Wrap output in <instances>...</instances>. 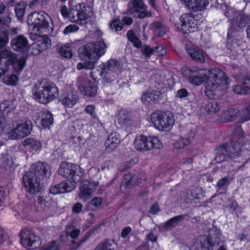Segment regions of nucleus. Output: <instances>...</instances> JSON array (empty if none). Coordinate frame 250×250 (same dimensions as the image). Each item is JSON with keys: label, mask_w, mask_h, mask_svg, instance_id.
<instances>
[{"label": "nucleus", "mask_w": 250, "mask_h": 250, "mask_svg": "<svg viewBox=\"0 0 250 250\" xmlns=\"http://www.w3.org/2000/svg\"><path fill=\"white\" fill-rule=\"evenodd\" d=\"M166 49L161 44L158 45L154 50V54L158 56H163L166 54Z\"/></svg>", "instance_id": "57"}, {"label": "nucleus", "mask_w": 250, "mask_h": 250, "mask_svg": "<svg viewBox=\"0 0 250 250\" xmlns=\"http://www.w3.org/2000/svg\"><path fill=\"white\" fill-rule=\"evenodd\" d=\"M179 20V22L176 23L175 25L183 33L188 34L197 30V22L191 14H183L180 17Z\"/></svg>", "instance_id": "12"}, {"label": "nucleus", "mask_w": 250, "mask_h": 250, "mask_svg": "<svg viewBox=\"0 0 250 250\" xmlns=\"http://www.w3.org/2000/svg\"><path fill=\"white\" fill-rule=\"evenodd\" d=\"M156 228L154 227L152 228L150 231L146 235V239L148 241L151 242H156L157 240V235L154 234V232L156 231Z\"/></svg>", "instance_id": "53"}, {"label": "nucleus", "mask_w": 250, "mask_h": 250, "mask_svg": "<svg viewBox=\"0 0 250 250\" xmlns=\"http://www.w3.org/2000/svg\"><path fill=\"white\" fill-rule=\"evenodd\" d=\"M26 7V4L23 2L16 5L15 11L18 20H21L23 19Z\"/></svg>", "instance_id": "40"}, {"label": "nucleus", "mask_w": 250, "mask_h": 250, "mask_svg": "<svg viewBox=\"0 0 250 250\" xmlns=\"http://www.w3.org/2000/svg\"><path fill=\"white\" fill-rule=\"evenodd\" d=\"M110 26L112 30L117 32L121 31L123 27V23L118 19H115L112 21L110 24Z\"/></svg>", "instance_id": "47"}, {"label": "nucleus", "mask_w": 250, "mask_h": 250, "mask_svg": "<svg viewBox=\"0 0 250 250\" xmlns=\"http://www.w3.org/2000/svg\"><path fill=\"white\" fill-rule=\"evenodd\" d=\"M121 142L119 135L117 132L111 133L105 142L106 149L107 151L114 150Z\"/></svg>", "instance_id": "27"}, {"label": "nucleus", "mask_w": 250, "mask_h": 250, "mask_svg": "<svg viewBox=\"0 0 250 250\" xmlns=\"http://www.w3.org/2000/svg\"><path fill=\"white\" fill-rule=\"evenodd\" d=\"M159 98V95L157 93L152 92L151 91L145 92L142 96V101L145 104L153 102H155Z\"/></svg>", "instance_id": "34"}, {"label": "nucleus", "mask_w": 250, "mask_h": 250, "mask_svg": "<svg viewBox=\"0 0 250 250\" xmlns=\"http://www.w3.org/2000/svg\"><path fill=\"white\" fill-rule=\"evenodd\" d=\"M225 15L229 19L231 27L229 30L228 36H233L235 31H238L245 27L250 21V16L245 15L242 11L236 10L232 8H227Z\"/></svg>", "instance_id": "8"}, {"label": "nucleus", "mask_w": 250, "mask_h": 250, "mask_svg": "<svg viewBox=\"0 0 250 250\" xmlns=\"http://www.w3.org/2000/svg\"><path fill=\"white\" fill-rule=\"evenodd\" d=\"M134 183L133 177L131 173H126L125 174L122 182V185H125L127 188L130 187Z\"/></svg>", "instance_id": "45"}, {"label": "nucleus", "mask_w": 250, "mask_h": 250, "mask_svg": "<svg viewBox=\"0 0 250 250\" xmlns=\"http://www.w3.org/2000/svg\"><path fill=\"white\" fill-rule=\"evenodd\" d=\"M141 53L147 58H149L152 54H154V49L147 45H144L141 48Z\"/></svg>", "instance_id": "46"}, {"label": "nucleus", "mask_w": 250, "mask_h": 250, "mask_svg": "<svg viewBox=\"0 0 250 250\" xmlns=\"http://www.w3.org/2000/svg\"><path fill=\"white\" fill-rule=\"evenodd\" d=\"M21 244L25 248L34 249L41 244L40 238L30 229H24L20 233Z\"/></svg>", "instance_id": "13"}, {"label": "nucleus", "mask_w": 250, "mask_h": 250, "mask_svg": "<svg viewBox=\"0 0 250 250\" xmlns=\"http://www.w3.org/2000/svg\"><path fill=\"white\" fill-rule=\"evenodd\" d=\"M241 116L244 121L250 120V104L247 107L242 109Z\"/></svg>", "instance_id": "55"}, {"label": "nucleus", "mask_w": 250, "mask_h": 250, "mask_svg": "<svg viewBox=\"0 0 250 250\" xmlns=\"http://www.w3.org/2000/svg\"><path fill=\"white\" fill-rule=\"evenodd\" d=\"M208 235L207 237H209L210 250H215L216 247L224 243L223 236L220 231L216 228L212 227L208 229Z\"/></svg>", "instance_id": "18"}, {"label": "nucleus", "mask_w": 250, "mask_h": 250, "mask_svg": "<svg viewBox=\"0 0 250 250\" xmlns=\"http://www.w3.org/2000/svg\"><path fill=\"white\" fill-rule=\"evenodd\" d=\"M227 52L229 54L230 56L235 57L236 56L237 54H238V48L236 43H233V44L228 43L227 44Z\"/></svg>", "instance_id": "48"}, {"label": "nucleus", "mask_w": 250, "mask_h": 250, "mask_svg": "<svg viewBox=\"0 0 250 250\" xmlns=\"http://www.w3.org/2000/svg\"><path fill=\"white\" fill-rule=\"evenodd\" d=\"M59 54L64 58H71L72 56V53L69 45L66 44L65 45L62 46L60 48Z\"/></svg>", "instance_id": "44"}, {"label": "nucleus", "mask_w": 250, "mask_h": 250, "mask_svg": "<svg viewBox=\"0 0 250 250\" xmlns=\"http://www.w3.org/2000/svg\"><path fill=\"white\" fill-rule=\"evenodd\" d=\"M117 244L114 240H106L100 243L96 247L95 250H116Z\"/></svg>", "instance_id": "33"}, {"label": "nucleus", "mask_w": 250, "mask_h": 250, "mask_svg": "<svg viewBox=\"0 0 250 250\" xmlns=\"http://www.w3.org/2000/svg\"><path fill=\"white\" fill-rule=\"evenodd\" d=\"M189 71L191 72V76L189 77V82L197 85H200L208 80L210 75V70L196 67L189 69Z\"/></svg>", "instance_id": "17"}, {"label": "nucleus", "mask_w": 250, "mask_h": 250, "mask_svg": "<svg viewBox=\"0 0 250 250\" xmlns=\"http://www.w3.org/2000/svg\"><path fill=\"white\" fill-rule=\"evenodd\" d=\"M9 38L7 32L5 31L0 33V47H4L8 42Z\"/></svg>", "instance_id": "50"}, {"label": "nucleus", "mask_w": 250, "mask_h": 250, "mask_svg": "<svg viewBox=\"0 0 250 250\" xmlns=\"http://www.w3.org/2000/svg\"><path fill=\"white\" fill-rule=\"evenodd\" d=\"M27 22L37 31L50 32L54 27L51 18L43 11L32 12L27 17Z\"/></svg>", "instance_id": "7"}, {"label": "nucleus", "mask_w": 250, "mask_h": 250, "mask_svg": "<svg viewBox=\"0 0 250 250\" xmlns=\"http://www.w3.org/2000/svg\"><path fill=\"white\" fill-rule=\"evenodd\" d=\"M239 110L235 108H229L224 111L223 117L225 123L234 121L239 113Z\"/></svg>", "instance_id": "31"}, {"label": "nucleus", "mask_w": 250, "mask_h": 250, "mask_svg": "<svg viewBox=\"0 0 250 250\" xmlns=\"http://www.w3.org/2000/svg\"><path fill=\"white\" fill-rule=\"evenodd\" d=\"M53 123L52 114L48 111H43L42 113L41 124L44 128L49 127Z\"/></svg>", "instance_id": "35"}, {"label": "nucleus", "mask_w": 250, "mask_h": 250, "mask_svg": "<svg viewBox=\"0 0 250 250\" xmlns=\"http://www.w3.org/2000/svg\"><path fill=\"white\" fill-rule=\"evenodd\" d=\"M79 90L83 95L92 97L96 95L97 87L92 82L88 81L84 84L80 85Z\"/></svg>", "instance_id": "28"}, {"label": "nucleus", "mask_w": 250, "mask_h": 250, "mask_svg": "<svg viewBox=\"0 0 250 250\" xmlns=\"http://www.w3.org/2000/svg\"><path fill=\"white\" fill-rule=\"evenodd\" d=\"M106 48V45L102 41L89 42L82 46L79 49L80 57L82 59H88L89 61L79 62L77 65V69H93L97 61L105 53Z\"/></svg>", "instance_id": "3"}, {"label": "nucleus", "mask_w": 250, "mask_h": 250, "mask_svg": "<svg viewBox=\"0 0 250 250\" xmlns=\"http://www.w3.org/2000/svg\"><path fill=\"white\" fill-rule=\"evenodd\" d=\"M244 141V132L241 127L238 126L231 136L229 145H224L217 148L214 158L216 163H219L228 158L232 159L239 156L243 150Z\"/></svg>", "instance_id": "2"}, {"label": "nucleus", "mask_w": 250, "mask_h": 250, "mask_svg": "<svg viewBox=\"0 0 250 250\" xmlns=\"http://www.w3.org/2000/svg\"><path fill=\"white\" fill-rule=\"evenodd\" d=\"M60 246L55 241H52L49 245L42 248L40 250H59Z\"/></svg>", "instance_id": "56"}, {"label": "nucleus", "mask_w": 250, "mask_h": 250, "mask_svg": "<svg viewBox=\"0 0 250 250\" xmlns=\"http://www.w3.org/2000/svg\"><path fill=\"white\" fill-rule=\"evenodd\" d=\"M185 218L184 215H180L176 216L172 218L167 220L164 225V227L167 230L171 229V228H175L179 223L182 222Z\"/></svg>", "instance_id": "32"}, {"label": "nucleus", "mask_w": 250, "mask_h": 250, "mask_svg": "<svg viewBox=\"0 0 250 250\" xmlns=\"http://www.w3.org/2000/svg\"><path fill=\"white\" fill-rule=\"evenodd\" d=\"M58 173L68 181L50 187V192L53 194L70 192L74 189L77 183L81 181L84 172L79 166L69 163H62L58 169Z\"/></svg>", "instance_id": "1"}, {"label": "nucleus", "mask_w": 250, "mask_h": 250, "mask_svg": "<svg viewBox=\"0 0 250 250\" xmlns=\"http://www.w3.org/2000/svg\"><path fill=\"white\" fill-rule=\"evenodd\" d=\"M126 36L128 40L132 42L135 47L138 48L141 47L142 42L133 31H128Z\"/></svg>", "instance_id": "42"}, {"label": "nucleus", "mask_w": 250, "mask_h": 250, "mask_svg": "<svg viewBox=\"0 0 250 250\" xmlns=\"http://www.w3.org/2000/svg\"><path fill=\"white\" fill-rule=\"evenodd\" d=\"M209 237L206 235L200 236L196 238L191 249L192 250H210L208 243Z\"/></svg>", "instance_id": "25"}, {"label": "nucleus", "mask_w": 250, "mask_h": 250, "mask_svg": "<svg viewBox=\"0 0 250 250\" xmlns=\"http://www.w3.org/2000/svg\"><path fill=\"white\" fill-rule=\"evenodd\" d=\"M153 26L154 28V32L155 36L158 37L163 36L167 32L166 26L160 22H154Z\"/></svg>", "instance_id": "39"}, {"label": "nucleus", "mask_w": 250, "mask_h": 250, "mask_svg": "<svg viewBox=\"0 0 250 250\" xmlns=\"http://www.w3.org/2000/svg\"><path fill=\"white\" fill-rule=\"evenodd\" d=\"M189 144V141L183 138H180L176 140L173 144L175 148L179 149L184 147Z\"/></svg>", "instance_id": "49"}, {"label": "nucleus", "mask_w": 250, "mask_h": 250, "mask_svg": "<svg viewBox=\"0 0 250 250\" xmlns=\"http://www.w3.org/2000/svg\"><path fill=\"white\" fill-rule=\"evenodd\" d=\"M186 50L188 54L194 61L203 63L205 61V53L203 50L195 45H187Z\"/></svg>", "instance_id": "20"}, {"label": "nucleus", "mask_w": 250, "mask_h": 250, "mask_svg": "<svg viewBox=\"0 0 250 250\" xmlns=\"http://www.w3.org/2000/svg\"><path fill=\"white\" fill-rule=\"evenodd\" d=\"M228 205L227 206V208H229L232 211H235L237 207H238V204L237 203L233 200H229L228 201Z\"/></svg>", "instance_id": "63"}, {"label": "nucleus", "mask_w": 250, "mask_h": 250, "mask_svg": "<svg viewBox=\"0 0 250 250\" xmlns=\"http://www.w3.org/2000/svg\"><path fill=\"white\" fill-rule=\"evenodd\" d=\"M61 13L64 19L68 18L69 19V11H68L67 8L65 5H62L60 9Z\"/></svg>", "instance_id": "61"}, {"label": "nucleus", "mask_w": 250, "mask_h": 250, "mask_svg": "<svg viewBox=\"0 0 250 250\" xmlns=\"http://www.w3.org/2000/svg\"><path fill=\"white\" fill-rule=\"evenodd\" d=\"M93 7L86 3H82L72 7L69 11V20L73 22L84 24L87 20L92 16Z\"/></svg>", "instance_id": "9"}, {"label": "nucleus", "mask_w": 250, "mask_h": 250, "mask_svg": "<svg viewBox=\"0 0 250 250\" xmlns=\"http://www.w3.org/2000/svg\"><path fill=\"white\" fill-rule=\"evenodd\" d=\"M117 120L121 125H129L132 121V116L128 111L122 109L117 113Z\"/></svg>", "instance_id": "29"}, {"label": "nucleus", "mask_w": 250, "mask_h": 250, "mask_svg": "<svg viewBox=\"0 0 250 250\" xmlns=\"http://www.w3.org/2000/svg\"><path fill=\"white\" fill-rule=\"evenodd\" d=\"M32 129V123L27 120L25 122L18 124L16 126L9 132L10 137L13 139L23 138L29 135Z\"/></svg>", "instance_id": "16"}, {"label": "nucleus", "mask_w": 250, "mask_h": 250, "mask_svg": "<svg viewBox=\"0 0 250 250\" xmlns=\"http://www.w3.org/2000/svg\"><path fill=\"white\" fill-rule=\"evenodd\" d=\"M31 170L26 172L22 177V181L26 190L30 194H35L40 191V176H47L49 166L41 162L32 165Z\"/></svg>", "instance_id": "4"}, {"label": "nucleus", "mask_w": 250, "mask_h": 250, "mask_svg": "<svg viewBox=\"0 0 250 250\" xmlns=\"http://www.w3.org/2000/svg\"><path fill=\"white\" fill-rule=\"evenodd\" d=\"M0 59L1 60L7 61V62L16 63L17 64L14 66V69L16 72L21 71L26 62L25 57H22L18 59L16 54L13 53L11 50L2 48L0 50Z\"/></svg>", "instance_id": "14"}, {"label": "nucleus", "mask_w": 250, "mask_h": 250, "mask_svg": "<svg viewBox=\"0 0 250 250\" xmlns=\"http://www.w3.org/2000/svg\"><path fill=\"white\" fill-rule=\"evenodd\" d=\"M33 93L36 100L46 104L58 97L59 89L53 83L42 79L35 84Z\"/></svg>", "instance_id": "6"}, {"label": "nucleus", "mask_w": 250, "mask_h": 250, "mask_svg": "<svg viewBox=\"0 0 250 250\" xmlns=\"http://www.w3.org/2000/svg\"><path fill=\"white\" fill-rule=\"evenodd\" d=\"M137 183L139 186H141L144 184L146 180V176L144 173H141L138 176Z\"/></svg>", "instance_id": "60"}, {"label": "nucleus", "mask_w": 250, "mask_h": 250, "mask_svg": "<svg viewBox=\"0 0 250 250\" xmlns=\"http://www.w3.org/2000/svg\"><path fill=\"white\" fill-rule=\"evenodd\" d=\"M128 10L130 14H138V17L140 19L150 17L152 15L142 0H131L128 4Z\"/></svg>", "instance_id": "15"}, {"label": "nucleus", "mask_w": 250, "mask_h": 250, "mask_svg": "<svg viewBox=\"0 0 250 250\" xmlns=\"http://www.w3.org/2000/svg\"><path fill=\"white\" fill-rule=\"evenodd\" d=\"M51 204L52 206H55L56 203L52 201ZM32 208L36 211L40 213L47 212L52 210L51 203H48L42 197H39L37 200L34 201Z\"/></svg>", "instance_id": "19"}, {"label": "nucleus", "mask_w": 250, "mask_h": 250, "mask_svg": "<svg viewBox=\"0 0 250 250\" xmlns=\"http://www.w3.org/2000/svg\"><path fill=\"white\" fill-rule=\"evenodd\" d=\"M135 148L139 151H146L152 148H160L162 145L156 137H147L144 135L136 136L134 141Z\"/></svg>", "instance_id": "11"}, {"label": "nucleus", "mask_w": 250, "mask_h": 250, "mask_svg": "<svg viewBox=\"0 0 250 250\" xmlns=\"http://www.w3.org/2000/svg\"><path fill=\"white\" fill-rule=\"evenodd\" d=\"M84 111L86 113L91 115V116L94 119H98V117L95 112V106L93 104L87 105Z\"/></svg>", "instance_id": "52"}, {"label": "nucleus", "mask_w": 250, "mask_h": 250, "mask_svg": "<svg viewBox=\"0 0 250 250\" xmlns=\"http://www.w3.org/2000/svg\"><path fill=\"white\" fill-rule=\"evenodd\" d=\"M233 91L238 94L245 95L247 93V88L243 84V86L240 85H236L233 88Z\"/></svg>", "instance_id": "54"}, {"label": "nucleus", "mask_w": 250, "mask_h": 250, "mask_svg": "<svg viewBox=\"0 0 250 250\" xmlns=\"http://www.w3.org/2000/svg\"><path fill=\"white\" fill-rule=\"evenodd\" d=\"M23 145L25 146H29L33 150H37L41 147V143L33 138H27L24 140Z\"/></svg>", "instance_id": "38"}, {"label": "nucleus", "mask_w": 250, "mask_h": 250, "mask_svg": "<svg viewBox=\"0 0 250 250\" xmlns=\"http://www.w3.org/2000/svg\"><path fill=\"white\" fill-rule=\"evenodd\" d=\"M18 79V78L16 75L12 74L7 78H4L3 82L7 85H14L16 84Z\"/></svg>", "instance_id": "51"}, {"label": "nucleus", "mask_w": 250, "mask_h": 250, "mask_svg": "<svg viewBox=\"0 0 250 250\" xmlns=\"http://www.w3.org/2000/svg\"><path fill=\"white\" fill-rule=\"evenodd\" d=\"M151 120L154 127L160 130L168 131L174 124V119L170 113L156 111L151 115Z\"/></svg>", "instance_id": "10"}, {"label": "nucleus", "mask_w": 250, "mask_h": 250, "mask_svg": "<svg viewBox=\"0 0 250 250\" xmlns=\"http://www.w3.org/2000/svg\"><path fill=\"white\" fill-rule=\"evenodd\" d=\"M208 81L206 84L205 92L210 99H218L224 94L223 84H229L230 80L226 77L225 72L219 68L210 70Z\"/></svg>", "instance_id": "5"}, {"label": "nucleus", "mask_w": 250, "mask_h": 250, "mask_svg": "<svg viewBox=\"0 0 250 250\" xmlns=\"http://www.w3.org/2000/svg\"><path fill=\"white\" fill-rule=\"evenodd\" d=\"M120 68V63L116 60H110L106 63L102 64V69L103 71L100 72V75L102 77H105L108 74V71H115L119 70Z\"/></svg>", "instance_id": "26"}, {"label": "nucleus", "mask_w": 250, "mask_h": 250, "mask_svg": "<svg viewBox=\"0 0 250 250\" xmlns=\"http://www.w3.org/2000/svg\"><path fill=\"white\" fill-rule=\"evenodd\" d=\"M17 64L15 63H11V62H7L4 60H1L0 59V78L3 76L8 71L10 65Z\"/></svg>", "instance_id": "43"}, {"label": "nucleus", "mask_w": 250, "mask_h": 250, "mask_svg": "<svg viewBox=\"0 0 250 250\" xmlns=\"http://www.w3.org/2000/svg\"><path fill=\"white\" fill-rule=\"evenodd\" d=\"M189 192L191 196L189 199L192 200L194 199H201L204 196L203 190L199 187L192 188L190 190Z\"/></svg>", "instance_id": "41"}, {"label": "nucleus", "mask_w": 250, "mask_h": 250, "mask_svg": "<svg viewBox=\"0 0 250 250\" xmlns=\"http://www.w3.org/2000/svg\"><path fill=\"white\" fill-rule=\"evenodd\" d=\"M79 27L75 24H70L65 27L63 30V33L68 34L70 33L73 32L78 30Z\"/></svg>", "instance_id": "59"}, {"label": "nucleus", "mask_w": 250, "mask_h": 250, "mask_svg": "<svg viewBox=\"0 0 250 250\" xmlns=\"http://www.w3.org/2000/svg\"><path fill=\"white\" fill-rule=\"evenodd\" d=\"M79 99L78 92L72 90L69 92L63 93L61 97V102L64 106L71 107L77 103Z\"/></svg>", "instance_id": "21"}, {"label": "nucleus", "mask_w": 250, "mask_h": 250, "mask_svg": "<svg viewBox=\"0 0 250 250\" xmlns=\"http://www.w3.org/2000/svg\"><path fill=\"white\" fill-rule=\"evenodd\" d=\"M103 200L101 197H94L90 202L91 205L93 206L96 208L99 209L102 204Z\"/></svg>", "instance_id": "58"}, {"label": "nucleus", "mask_w": 250, "mask_h": 250, "mask_svg": "<svg viewBox=\"0 0 250 250\" xmlns=\"http://www.w3.org/2000/svg\"><path fill=\"white\" fill-rule=\"evenodd\" d=\"M188 95V92L185 88H182L177 91L176 96L180 98H183Z\"/></svg>", "instance_id": "64"}, {"label": "nucleus", "mask_w": 250, "mask_h": 250, "mask_svg": "<svg viewBox=\"0 0 250 250\" xmlns=\"http://www.w3.org/2000/svg\"><path fill=\"white\" fill-rule=\"evenodd\" d=\"M221 108V104L216 101L209 102L205 106V109L210 114L217 113Z\"/></svg>", "instance_id": "37"}, {"label": "nucleus", "mask_w": 250, "mask_h": 250, "mask_svg": "<svg viewBox=\"0 0 250 250\" xmlns=\"http://www.w3.org/2000/svg\"><path fill=\"white\" fill-rule=\"evenodd\" d=\"M160 211L159 205L157 203L154 204L149 209V213L155 215Z\"/></svg>", "instance_id": "62"}, {"label": "nucleus", "mask_w": 250, "mask_h": 250, "mask_svg": "<svg viewBox=\"0 0 250 250\" xmlns=\"http://www.w3.org/2000/svg\"><path fill=\"white\" fill-rule=\"evenodd\" d=\"M189 9L194 11H201L206 8L209 0H180Z\"/></svg>", "instance_id": "22"}, {"label": "nucleus", "mask_w": 250, "mask_h": 250, "mask_svg": "<svg viewBox=\"0 0 250 250\" xmlns=\"http://www.w3.org/2000/svg\"><path fill=\"white\" fill-rule=\"evenodd\" d=\"M65 233L67 236H69L71 238L75 239L79 235L80 230L74 225H68L66 227Z\"/></svg>", "instance_id": "36"}, {"label": "nucleus", "mask_w": 250, "mask_h": 250, "mask_svg": "<svg viewBox=\"0 0 250 250\" xmlns=\"http://www.w3.org/2000/svg\"><path fill=\"white\" fill-rule=\"evenodd\" d=\"M97 186V184H93L88 180L83 181L80 188V197L83 200L89 198Z\"/></svg>", "instance_id": "23"}, {"label": "nucleus", "mask_w": 250, "mask_h": 250, "mask_svg": "<svg viewBox=\"0 0 250 250\" xmlns=\"http://www.w3.org/2000/svg\"><path fill=\"white\" fill-rule=\"evenodd\" d=\"M50 44V40L48 37L45 36L38 40L34 43L33 47L38 51V53H40L46 50Z\"/></svg>", "instance_id": "30"}, {"label": "nucleus", "mask_w": 250, "mask_h": 250, "mask_svg": "<svg viewBox=\"0 0 250 250\" xmlns=\"http://www.w3.org/2000/svg\"><path fill=\"white\" fill-rule=\"evenodd\" d=\"M12 48L19 52L26 50L28 46V41L23 36L20 35L13 39L11 42Z\"/></svg>", "instance_id": "24"}]
</instances>
